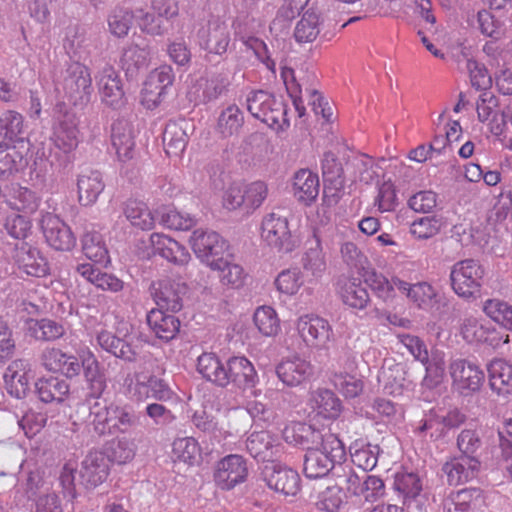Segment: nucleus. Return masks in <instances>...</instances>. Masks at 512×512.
<instances>
[{"label":"nucleus","instance_id":"49530a36","mask_svg":"<svg viewBox=\"0 0 512 512\" xmlns=\"http://www.w3.org/2000/svg\"><path fill=\"white\" fill-rule=\"evenodd\" d=\"M82 250L85 256L96 263H107L109 253L101 233L89 231L81 239Z\"/></svg>","mask_w":512,"mask_h":512},{"label":"nucleus","instance_id":"4c0bfd02","mask_svg":"<svg viewBox=\"0 0 512 512\" xmlns=\"http://www.w3.org/2000/svg\"><path fill=\"white\" fill-rule=\"evenodd\" d=\"M49 246L57 251H71L77 243L76 233L71 226H41Z\"/></svg>","mask_w":512,"mask_h":512},{"label":"nucleus","instance_id":"338daca9","mask_svg":"<svg viewBox=\"0 0 512 512\" xmlns=\"http://www.w3.org/2000/svg\"><path fill=\"white\" fill-rule=\"evenodd\" d=\"M302 284V275L298 268L283 270L275 280L277 289L288 295L297 293Z\"/></svg>","mask_w":512,"mask_h":512},{"label":"nucleus","instance_id":"7c9ffc66","mask_svg":"<svg viewBox=\"0 0 512 512\" xmlns=\"http://www.w3.org/2000/svg\"><path fill=\"white\" fill-rule=\"evenodd\" d=\"M150 242L155 252L170 262L184 265L190 259V254L184 246L164 234H151Z\"/></svg>","mask_w":512,"mask_h":512},{"label":"nucleus","instance_id":"69168bd1","mask_svg":"<svg viewBox=\"0 0 512 512\" xmlns=\"http://www.w3.org/2000/svg\"><path fill=\"white\" fill-rule=\"evenodd\" d=\"M436 295L434 287L428 282L423 281L413 284L408 299L419 309L426 310L432 306Z\"/></svg>","mask_w":512,"mask_h":512},{"label":"nucleus","instance_id":"864d4df0","mask_svg":"<svg viewBox=\"0 0 512 512\" xmlns=\"http://www.w3.org/2000/svg\"><path fill=\"white\" fill-rule=\"evenodd\" d=\"M134 18L135 9L115 7L108 15L107 21L110 32L118 38L127 36Z\"/></svg>","mask_w":512,"mask_h":512},{"label":"nucleus","instance_id":"6ab92c4d","mask_svg":"<svg viewBox=\"0 0 512 512\" xmlns=\"http://www.w3.org/2000/svg\"><path fill=\"white\" fill-rule=\"evenodd\" d=\"M102 102L113 110H121L127 104L119 74L112 66L103 68L98 80Z\"/></svg>","mask_w":512,"mask_h":512},{"label":"nucleus","instance_id":"e2e57ef3","mask_svg":"<svg viewBox=\"0 0 512 512\" xmlns=\"http://www.w3.org/2000/svg\"><path fill=\"white\" fill-rule=\"evenodd\" d=\"M380 447L378 445L367 444L351 452L352 462L362 469V473L372 470L378 462Z\"/></svg>","mask_w":512,"mask_h":512},{"label":"nucleus","instance_id":"c756f323","mask_svg":"<svg viewBox=\"0 0 512 512\" xmlns=\"http://www.w3.org/2000/svg\"><path fill=\"white\" fill-rule=\"evenodd\" d=\"M111 142L120 161L133 158L135 141L127 120L118 119L111 126Z\"/></svg>","mask_w":512,"mask_h":512},{"label":"nucleus","instance_id":"473e14b6","mask_svg":"<svg viewBox=\"0 0 512 512\" xmlns=\"http://www.w3.org/2000/svg\"><path fill=\"white\" fill-rule=\"evenodd\" d=\"M149 50L132 44L123 50L120 63L127 79L134 80L149 65Z\"/></svg>","mask_w":512,"mask_h":512},{"label":"nucleus","instance_id":"6e6d98bb","mask_svg":"<svg viewBox=\"0 0 512 512\" xmlns=\"http://www.w3.org/2000/svg\"><path fill=\"white\" fill-rule=\"evenodd\" d=\"M113 435L127 434L140 426V416L129 405H117L115 408Z\"/></svg>","mask_w":512,"mask_h":512},{"label":"nucleus","instance_id":"bf43d9fd","mask_svg":"<svg viewBox=\"0 0 512 512\" xmlns=\"http://www.w3.org/2000/svg\"><path fill=\"white\" fill-rule=\"evenodd\" d=\"M253 321L259 332L264 336H274L280 329L277 314L270 306L257 308L254 313Z\"/></svg>","mask_w":512,"mask_h":512},{"label":"nucleus","instance_id":"a211bd4d","mask_svg":"<svg viewBox=\"0 0 512 512\" xmlns=\"http://www.w3.org/2000/svg\"><path fill=\"white\" fill-rule=\"evenodd\" d=\"M31 364L26 359H15L9 363L3 375L7 393L16 398L24 399L30 393Z\"/></svg>","mask_w":512,"mask_h":512},{"label":"nucleus","instance_id":"f3484780","mask_svg":"<svg viewBox=\"0 0 512 512\" xmlns=\"http://www.w3.org/2000/svg\"><path fill=\"white\" fill-rule=\"evenodd\" d=\"M198 43L201 49L209 54L223 56L231 41L228 26L220 20L210 21L207 27L201 28L198 33Z\"/></svg>","mask_w":512,"mask_h":512},{"label":"nucleus","instance_id":"6e6552de","mask_svg":"<svg viewBox=\"0 0 512 512\" xmlns=\"http://www.w3.org/2000/svg\"><path fill=\"white\" fill-rule=\"evenodd\" d=\"M297 330L307 346L328 350L334 333L330 323L319 316L305 315L298 319Z\"/></svg>","mask_w":512,"mask_h":512},{"label":"nucleus","instance_id":"f704fd0d","mask_svg":"<svg viewBox=\"0 0 512 512\" xmlns=\"http://www.w3.org/2000/svg\"><path fill=\"white\" fill-rule=\"evenodd\" d=\"M319 177L308 169H301L295 173L293 191L295 197L305 204L312 203L319 194Z\"/></svg>","mask_w":512,"mask_h":512},{"label":"nucleus","instance_id":"7ed1b4c3","mask_svg":"<svg viewBox=\"0 0 512 512\" xmlns=\"http://www.w3.org/2000/svg\"><path fill=\"white\" fill-rule=\"evenodd\" d=\"M484 274L485 270L477 260L458 261L450 273L452 289L464 299H474L481 291Z\"/></svg>","mask_w":512,"mask_h":512},{"label":"nucleus","instance_id":"20e7f679","mask_svg":"<svg viewBox=\"0 0 512 512\" xmlns=\"http://www.w3.org/2000/svg\"><path fill=\"white\" fill-rule=\"evenodd\" d=\"M195 255L210 268L223 265V254L228 244L219 233L200 227L193 231L189 239Z\"/></svg>","mask_w":512,"mask_h":512},{"label":"nucleus","instance_id":"8fccbe9b","mask_svg":"<svg viewBox=\"0 0 512 512\" xmlns=\"http://www.w3.org/2000/svg\"><path fill=\"white\" fill-rule=\"evenodd\" d=\"M162 139L165 151L169 156H180L188 143L185 130L175 122L166 125Z\"/></svg>","mask_w":512,"mask_h":512},{"label":"nucleus","instance_id":"39448f33","mask_svg":"<svg viewBox=\"0 0 512 512\" xmlns=\"http://www.w3.org/2000/svg\"><path fill=\"white\" fill-rule=\"evenodd\" d=\"M62 86L71 104H87L93 92L89 69L79 62L70 64L65 71Z\"/></svg>","mask_w":512,"mask_h":512},{"label":"nucleus","instance_id":"3c124183","mask_svg":"<svg viewBox=\"0 0 512 512\" xmlns=\"http://www.w3.org/2000/svg\"><path fill=\"white\" fill-rule=\"evenodd\" d=\"M315 408L319 415L327 419H336L342 412V402L329 389H319L314 396Z\"/></svg>","mask_w":512,"mask_h":512},{"label":"nucleus","instance_id":"f8f14e48","mask_svg":"<svg viewBox=\"0 0 512 512\" xmlns=\"http://www.w3.org/2000/svg\"><path fill=\"white\" fill-rule=\"evenodd\" d=\"M267 486L284 496H295L301 489V479L296 470L280 463L271 462L263 470Z\"/></svg>","mask_w":512,"mask_h":512},{"label":"nucleus","instance_id":"de8ad7c7","mask_svg":"<svg viewBox=\"0 0 512 512\" xmlns=\"http://www.w3.org/2000/svg\"><path fill=\"white\" fill-rule=\"evenodd\" d=\"M247 110L250 114L260 120H265V117L270 109L275 104L280 107V101L275 96L264 90L251 91L246 99Z\"/></svg>","mask_w":512,"mask_h":512},{"label":"nucleus","instance_id":"a878e982","mask_svg":"<svg viewBox=\"0 0 512 512\" xmlns=\"http://www.w3.org/2000/svg\"><path fill=\"white\" fill-rule=\"evenodd\" d=\"M97 343L103 350L125 362L134 363L138 360L139 353L127 337L120 338L110 331L102 330L97 335Z\"/></svg>","mask_w":512,"mask_h":512},{"label":"nucleus","instance_id":"5701e85b","mask_svg":"<svg viewBox=\"0 0 512 512\" xmlns=\"http://www.w3.org/2000/svg\"><path fill=\"white\" fill-rule=\"evenodd\" d=\"M480 468V459L458 456L447 461L442 471L446 474L449 485L458 486L476 478Z\"/></svg>","mask_w":512,"mask_h":512},{"label":"nucleus","instance_id":"412c9836","mask_svg":"<svg viewBox=\"0 0 512 512\" xmlns=\"http://www.w3.org/2000/svg\"><path fill=\"white\" fill-rule=\"evenodd\" d=\"M109 460L100 450L90 451L82 461L80 476L87 489L102 484L110 472Z\"/></svg>","mask_w":512,"mask_h":512},{"label":"nucleus","instance_id":"423d86ee","mask_svg":"<svg viewBox=\"0 0 512 512\" xmlns=\"http://www.w3.org/2000/svg\"><path fill=\"white\" fill-rule=\"evenodd\" d=\"M165 373L162 365L156 364L151 374L135 373L134 396L137 400H146L149 398L160 402H167L174 398L175 393L169 384L159 375Z\"/></svg>","mask_w":512,"mask_h":512},{"label":"nucleus","instance_id":"2f4dec72","mask_svg":"<svg viewBox=\"0 0 512 512\" xmlns=\"http://www.w3.org/2000/svg\"><path fill=\"white\" fill-rule=\"evenodd\" d=\"M276 440L268 431H255L246 440V450L255 460L271 463L275 456Z\"/></svg>","mask_w":512,"mask_h":512},{"label":"nucleus","instance_id":"0e129e2a","mask_svg":"<svg viewBox=\"0 0 512 512\" xmlns=\"http://www.w3.org/2000/svg\"><path fill=\"white\" fill-rule=\"evenodd\" d=\"M302 265L304 270L310 272L315 278H320L324 274L326 262L319 239H316V247L310 248L302 257Z\"/></svg>","mask_w":512,"mask_h":512},{"label":"nucleus","instance_id":"a18cd8bd","mask_svg":"<svg viewBox=\"0 0 512 512\" xmlns=\"http://www.w3.org/2000/svg\"><path fill=\"white\" fill-rule=\"evenodd\" d=\"M105 450V455L110 462L125 464L134 458L136 446L126 436H117L107 442Z\"/></svg>","mask_w":512,"mask_h":512},{"label":"nucleus","instance_id":"052dcab7","mask_svg":"<svg viewBox=\"0 0 512 512\" xmlns=\"http://www.w3.org/2000/svg\"><path fill=\"white\" fill-rule=\"evenodd\" d=\"M366 284L372 289L375 295L384 302H390L395 298L392 286V278L389 280L383 274L376 271L367 273L365 278Z\"/></svg>","mask_w":512,"mask_h":512},{"label":"nucleus","instance_id":"a19ab883","mask_svg":"<svg viewBox=\"0 0 512 512\" xmlns=\"http://www.w3.org/2000/svg\"><path fill=\"white\" fill-rule=\"evenodd\" d=\"M28 164L16 146L0 148V180H10Z\"/></svg>","mask_w":512,"mask_h":512},{"label":"nucleus","instance_id":"5fc2aeb1","mask_svg":"<svg viewBox=\"0 0 512 512\" xmlns=\"http://www.w3.org/2000/svg\"><path fill=\"white\" fill-rule=\"evenodd\" d=\"M483 312L493 321L512 330V305L508 302L493 298L483 304Z\"/></svg>","mask_w":512,"mask_h":512},{"label":"nucleus","instance_id":"0eeeda50","mask_svg":"<svg viewBox=\"0 0 512 512\" xmlns=\"http://www.w3.org/2000/svg\"><path fill=\"white\" fill-rule=\"evenodd\" d=\"M248 473L246 459L239 454H230L217 462L213 477L217 487L229 491L244 483Z\"/></svg>","mask_w":512,"mask_h":512},{"label":"nucleus","instance_id":"2eb2a0df","mask_svg":"<svg viewBox=\"0 0 512 512\" xmlns=\"http://www.w3.org/2000/svg\"><path fill=\"white\" fill-rule=\"evenodd\" d=\"M261 237L268 246L279 253H290L303 241L299 226H261Z\"/></svg>","mask_w":512,"mask_h":512},{"label":"nucleus","instance_id":"79ce46f5","mask_svg":"<svg viewBox=\"0 0 512 512\" xmlns=\"http://www.w3.org/2000/svg\"><path fill=\"white\" fill-rule=\"evenodd\" d=\"M28 330L31 337L44 342L58 340L65 334L64 326L60 322L49 318L31 319Z\"/></svg>","mask_w":512,"mask_h":512},{"label":"nucleus","instance_id":"393cba45","mask_svg":"<svg viewBox=\"0 0 512 512\" xmlns=\"http://www.w3.org/2000/svg\"><path fill=\"white\" fill-rule=\"evenodd\" d=\"M161 309H152L147 314V324L154 335L164 341L173 340L180 332L181 322L174 314Z\"/></svg>","mask_w":512,"mask_h":512},{"label":"nucleus","instance_id":"1a4fd4ad","mask_svg":"<svg viewBox=\"0 0 512 512\" xmlns=\"http://www.w3.org/2000/svg\"><path fill=\"white\" fill-rule=\"evenodd\" d=\"M453 387L462 395L479 391L484 383V372L475 363L466 359H455L449 365Z\"/></svg>","mask_w":512,"mask_h":512},{"label":"nucleus","instance_id":"f03ea898","mask_svg":"<svg viewBox=\"0 0 512 512\" xmlns=\"http://www.w3.org/2000/svg\"><path fill=\"white\" fill-rule=\"evenodd\" d=\"M122 212L130 224H183L192 222V217L184 216L173 206L162 205L151 211L142 200L130 198L122 204Z\"/></svg>","mask_w":512,"mask_h":512},{"label":"nucleus","instance_id":"37998d69","mask_svg":"<svg viewBox=\"0 0 512 512\" xmlns=\"http://www.w3.org/2000/svg\"><path fill=\"white\" fill-rule=\"evenodd\" d=\"M394 488L402 496L405 504L416 500L423 490L422 479L414 472H399L395 475Z\"/></svg>","mask_w":512,"mask_h":512},{"label":"nucleus","instance_id":"13d9d810","mask_svg":"<svg viewBox=\"0 0 512 512\" xmlns=\"http://www.w3.org/2000/svg\"><path fill=\"white\" fill-rule=\"evenodd\" d=\"M135 19L139 29L151 36H162L167 32L164 20L152 11L135 8Z\"/></svg>","mask_w":512,"mask_h":512},{"label":"nucleus","instance_id":"cd10ccee","mask_svg":"<svg viewBox=\"0 0 512 512\" xmlns=\"http://www.w3.org/2000/svg\"><path fill=\"white\" fill-rule=\"evenodd\" d=\"M26 138L23 117L15 111H5L0 114V148L13 147L22 143Z\"/></svg>","mask_w":512,"mask_h":512},{"label":"nucleus","instance_id":"4d7b16f0","mask_svg":"<svg viewBox=\"0 0 512 512\" xmlns=\"http://www.w3.org/2000/svg\"><path fill=\"white\" fill-rule=\"evenodd\" d=\"M483 442L475 429H464L457 437V447L462 457L480 459Z\"/></svg>","mask_w":512,"mask_h":512},{"label":"nucleus","instance_id":"dca6fc26","mask_svg":"<svg viewBox=\"0 0 512 512\" xmlns=\"http://www.w3.org/2000/svg\"><path fill=\"white\" fill-rule=\"evenodd\" d=\"M13 259L18 269L27 275L45 277L50 274V265L46 256L38 248L26 242L15 246Z\"/></svg>","mask_w":512,"mask_h":512},{"label":"nucleus","instance_id":"ea45409f","mask_svg":"<svg viewBox=\"0 0 512 512\" xmlns=\"http://www.w3.org/2000/svg\"><path fill=\"white\" fill-rule=\"evenodd\" d=\"M321 23L320 13L316 12L314 9L305 11L294 30L296 42L311 43L316 40L320 33Z\"/></svg>","mask_w":512,"mask_h":512},{"label":"nucleus","instance_id":"9d476101","mask_svg":"<svg viewBox=\"0 0 512 512\" xmlns=\"http://www.w3.org/2000/svg\"><path fill=\"white\" fill-rule=\"evenodd\" d=\"M150 293L158 308L176 313L183 307V297L188 287L185 283L170 278L154 281L150 285Z\"/></svg>","mask_w":512,"mask_h":512},{"label":"nucleus","instance_id":"ddd939ff","mask_svg":"<svg viewBox=\"0 0 512 512\" xmlns=\"http://www.w3.org/2000/svg\"><path fill=\"white\" fill-rule=\"evenodd\" d=\"M460 334L468 343H482L492 348H498L509 341L508 334L493 326L483 325L474 317H467L463 320Z\"/></svg>","mask_w":512,"mask_h":512},{"label":"nucleus","instance_id":"e433bc0d","mask_svg":"<svg viewBox=\"0 0 512 512\" xmlns=\"http://www.w3.org/2000/svg\"><path fill=\"white\" fill-rule=\"evenodd\" d=\"M244 124V113L235 105H229L223 109L217 119L216 132L222 138L239 135Z\"/></svg>","mask_w":512,"mask_h":512},{"label":"nucleus","instance_id":"f257e3e1","mask_svg":"<svg viewBox=\"0 0 512 512\" xmlns=\"http://www.w3.org/2000/svg\"><path fill=\"white\" fill-rule=\"evenodd\" d=\"M326 444L309 451L304 455L303 473L307 478L325 477L336 464H341L346 458L345 447L337 436H328Z\"/></svg>","mask_w":512,"mask_h":512},{"label":"nucleus","instance_id":"9b49d317","mask_svg":"<svg viewBox=\"0 0 512 512\" xmlns=\"http://www.w3.org/2000/svg\"><path fill=\"white\" fill-rule=\"evenodd\" d=\"M283 435L287 442L300 446L306 451L325 445L328 436H335L326 431L325 428H319L314 424L300 421L292 422L286 426Z\"/></svg>","mask_w":512,"mask_h":512},{"label":"nucleus","instance_id":"4be33fe9","mask_svg":"<svg viewBox=\"0 0 512 512\" xmlns=\"http://www.w3.org/2000/svg\"><path fill=\"white\" fill-rule=\"evenodd\" d=\"M279 380L288 387H296L307 381L313 374V367L309 361L294 356L283 359L276 366Z\"/></svg>","mask_w":512,"mask_h":512},{"label":"nucleus","instance_id":"b1692460","mask_svg":"<svg viewBox=\"0 0 512 512\" xmlns=\"http://www.w3.org/2000/svg\"><path fill=\"white\" fill-rule=\"evenodd\" d=\"M41 361L49 371L60 372L67 378L80 375L81 358L66 354L58 348H46L41 354Z\"/></svg>","mask_w":512,"mask_h":512},{"label":"nucleus","instance_id":"bb28decb","mask_svg":"<svg viewBox=\"0 0 512 512\" xmlns=\"http://www.w3.org/2000/svg\"><path fill=\"white\" fill-rule=\"evenodd\" d=\"M115 403H102L99 400L89 406V425L98 437L112 436L115 421Z\"/></svg>","mask_w":512,"mask_h":512},{"label":"nucleus","instance_id":"774afa93","mask_svg":"<svg viewBox=\"0 0 512 512\" xmlns=\"http://www.w3.org/2000/svg\"><path fill=\"white\" fill-rule=\"evenodd\" d=\"M334 387L346 398H355L363 390V382L350 374H334L332 378Z\"/></svg>","mask_w":512,"mask_h":512},{"label":"nucleus","instance_id":"c85d7f7f","mask_svg":"<svg viewBox=\"0 0 512 512\" xmlns=\"http://www.w3.org/2000/svg\"><path fill=\"white\" fill-rule=\"evenodd\" d=\"M104 187L105 184L100 171L89 168L82 170L77 179L78 199L80 204L83 206L94 204L104 190Z\"/></svg>","mask_w":512,"mask_h":512},{"label":"nucleus","instance_id":"09e8293b","mask_svg":"<svg viewBox=\"0 0 512 512\" xmlns=\"http://www.w3.org/2000/svg\"><path fill=\"white\" fill-rule=\"evenodd\" d=\"M415 433L420 436H429L431 441H438L446 437L440 409L432 408L425 412L423 418L419 421V425L415 428Z\"/></svg>","mask_w":512,"mask_h":512},{"label":"nucleus","instance_id":"680f3d73","mask_svg":"<svg viewBox=\"0 0 512 512\" xmlns=\"http://www.w3.org/2000/svg\"><path fill=\"white\" fill-rule=\"evenodd\" d=\"M172 453L176 460L192 465L199 455V446L192 437L178 438L172 444Z\"/></svg>","mask_w":512,"mask_h":512},{"label":"nucleus","instance_id":"c03bdc74","mask_svg":"<svg viewBox=\"0 0 512 512\" xmlns=\"http://www.w3.org/2000/svg\"><path fill=\"white\" fill-rule=\"evenodd\" d=\"M343 303L350 308L363 310L370 303V296L365 286L357 279L346 281L340 289Z\"/></svg>","mask_w":512,"mask_h":512},{"label":"nucleus","instance_id":"72a5a7b5","mask_svg":"<svg viewBox=\"0 0 512 512\" xmlns=\"http://www.w3.org/2000/svg\"><path fill=\"white\" fill-rule=\"evenodd\" d=\"M490 388L498 395L512 393V364L495 359L487 367Z\"/></svg>","mask_w":512,"mask_h":512},{"label":"nucleus","instance_id":"c9c22d12","mask_svg":"<svg viewBox=\"0 0 512 512\" xmlns=\"http://www.w3.org/2000/svg\"><path fill=\"white\" fill-rule=\"evenodd\" d=\"M35 390L40 401L61 403L68 395L70 386L64 379L50 376L38 379L35 383Z\"/></svg>","mask_w":512,"mask_h":512},{"label":"nucleus","instance_id":"aec40b11","mask_svg":"<svg viewBox=\"0 0 512 512\" xmlns=\"http://www.w3.org/2000/svg\"><path fill=\"white\" fill-rule=\"evenodd\" d=\"M83 371L87 386L86 400L101 398L107 389V378L95 355L87 351L81 355L80 372Z\"/></svg>","mask_w":512,"mask_h":512},{"label":"nucleus","instance_id":"58836bf2","mask_svg":"<svg viewBox=\"0 0 512 512\" xmlns=\"http://www.w3.org/2000/svg\"><path fill=\"white\" fill-rule=\"evenodd\" d=\"M197 371L208 381L222 388L226 377L225 364L215 353H202L198 357Z\"/></svg>","mask_w":512,"mask_h":512},{"label":"nucleus","instance_id":"4468645a","mask_svg":"<svg viewBox=\"0 0 512 512\" xmlns=\"http://www.w3.org/2000/svg\"><path fill=\"white\" fill-rule=\"evenodd\" d=\"M227 374L222 388L229 385L240 389H252L258 383V375L253 364L244 356L230 357L225 364Z\"/></svg>","mask_w":512,"mask_h":512},{"label":"nucleus","instance_id":"603ef678","mask_svg":"<svg viewBox=\"0 0 512 512\" xmlns=\"http://www.w3.org/2000/svg\"><path fill=\"white\" fill-rule=\"evenodd\" d=\"M57 146L62 148L65 152V159L69 162V155L67 152L76 148L78 145L77 135L78 130L74 120L68 115L64 116L55 130Z\"/></svg>","mask_w":512,"mask_h":512}]
</instances>
